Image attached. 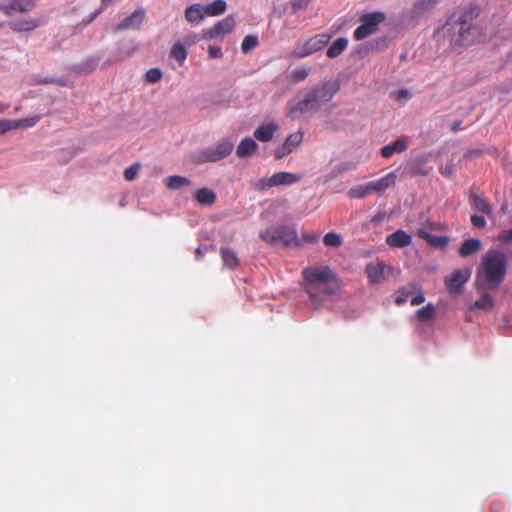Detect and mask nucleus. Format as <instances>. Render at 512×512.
I'll return each instance as SVG.
<instances>
[{
	"mask_svg": "<svg viewBox=\"0 0 512 512\" xmlns=\"http://www.w3.org/2000/svg\"><path fill=\"white\" fill-rule=\"evenodd\" d=\"M302 277L304 290L314 303L323 295H335L340 287L337 274L326 265L306 267Z\"/></svg>",
	"mask_w": 512,
	"mask_h": 512,
	"instance_id": "1",
	"label": "nucleus"
},
{
	"mask_svg": "<svg viewBox=\"0 0 512 512\" xmlns=\"http://www.w3.org/2000/svg\"><path fill=\"white\" fill-rule=\"evenodd\" d=\"M507 273V257L499 250H489L478 267L475 287L477 290H498Z\"/></svg>",
	"mask_w": 512,
	"mask_h": 512,
	"instance_id": "2",
	"label": "nucleus"
},
{
	"mask_svg": "<svg viewBox=\"0 0 512 512\" xmlns=\"http://www.w3.org/2000/svg\"><path fill=\"white\" fill-rule=\"evenodd\" d=\"M473 18L472 10H463L446 22L444 29L449 33L451 43L464 46L473 43L476 36V29L470 24Z\"/></svg>",
	"mask_w": 512,
	"mask_h": 512,
	"instance_id": "3",
	"label": "nucleus"
},
{
	"mask_svg": "<svg viewBox=\"0 0 512 512\" xmlns=\"http://www.w3.org/2000/svg\"><path fill=\"white\" fill-rule=\"evenodd\" d=\"M259 236L262 240L271 245L282 244L284 247L301 246V241L298 238L297 231L292 226H271L261 230Z\"/></svg>",
	"mask_w": 512,
	"mask_h": 512,
	"instance_id": "4",
	"label": "nucleus"
},
{
	"mask_svg": "<svg viewBox=\"0 0 512 512\" xmlns=\"http://www.w3.org/2000/svg\"><path fill=\"white\" fill-rule=\"evenodd\" d=\"M383 12H371L360 17V25L354 31L356 40H363L377 32L378 26L385 20Z\"/></svg>",
	"mask_w": 512,
	"mask_h": 512,
	"instance_id": "5",
	"label": "nucleus"
},
{
	"mask_svg": "<svg viewBox=\"0 0 512 512\" xmlns=\"http://www.w3.org/2000/svg\"><path fill=\"white\" fill-rule=\"evenodd\" d=\"M329 41L330 35L325 33L317 34L307 39L304 43L299 44L293 51V55L297 58L307 57L317 51H320L329 43Z\"/></svg>",
	"mask_w": 512,
	"mask_h": 512,
	"instance_id": "6",
	"label": "nucleus"
},
{
	"mask_svg": "<svg viewBox=\"0 0 512 512\" xmlns=\"http://www.w3.org/2000/svg\"><path fill=\"white\" fill-rule=\"evenodd\" d=\"M319 104L309 91L303 98L290 105L289 116L293 119L315 113L319 110Z\"/></svg>",
	"mask_w": 512,
	"mask_h": 512,
	"instance_id": "7",
	"label": "nucleus"
},
{
	"mask_svg": "<svg viewBox=\"0 0 512 512\" xmlns=\"http://www.w3.org/2000/svg\"><path fill=\"white\" fill-rule=\"evenodd\" d=\"M301 180V176L291 172H278L259 180L256 188L265 191L274 186L291 185Z\"/></svg>",
	"mask_w": 512,
	"mask_h": 512,
	"instance_id": "8",
	"label": "nucleus"
},
{
	"mask_svg": "<svg viewBox=\"0 0 512 512\" xmlns=\"http://www.w3.org/2000/svg\"><path fill=\"white\" fill-rule=\"evenodd\" d=\"M233 149V143L230 140H223L215 147H208L204 149L199 159L201 162H217L227 157Z\"/></svg>",
	"mask_w": 512,
	"mask_h": 512,
	"instance_id": "9",
	"label": "nucleus"
},
{
	"mask_svg": "<svg viewBox=\"0 0 512 512\" xmlns=\"http://www.w3.org/2000/svg\"><path fill=\"white\" fill-rule=\"evenodd\" d=\"M471 269H456L445 278V286L450 294H458L462 291L463 286L470 279Z\"/></svg>",
	"mask_w": 512,
	"mask_h": 512,
	"instance_id": "10",
	"label": "nucleus"
},
{
	"mask_svg": "<svg viewBox=\"0 0 512 512\" xmlns=\"http://www.w3.org/2000/svg\"><path fill=\"white\" fill-rule=\"evenodd\" d=\"M235 27V19L229 15L218 21L214 26L206 28L202 31V38L211 40L221 35L229 34Z\"/></svg>",
	"mask_w": 512,
	"mask_h": 512,
	"instance_id": "11",
	"label": "nucleus"
},
{
	"mask_svg": "<svg viewBox=\"0 0 512 512\" xmlns=\"http://www.w3.org/2000/svg\"><path fill=\"white\" fill-rule=\"evenodd\" d=\"M392 271L393 268L383 262H371L366 266L367 278L371 284L384 281Z\"/></svg>",
	"mask_w": 512,
	"mask_h": 512,
	"instance_id": "12",
	"label": "nucleus"
},
{
	"mask_svg": "<svg viewBox=\"0 0 512 512\" xmlns=\"http://www.w3.org/2000/svg\"><path fill=\"white\" fill-rule=\"evenodd\" d=\"M339 90L340 84L338 81H328L309 92L314 95V99L320 105L329 102Z\"/></svg>",
	"mask_w": 512,
	"mask_h": 512,
	"instance_id": "13",
	"label": "nucleus"
},
{
	"mask_svg": "<svg viewBox=\"0 0 512 512\" xmlns=\"http://www.w3.org/2000/svg\"><path fill=\"white\" fill-rule=\"evenodd\" d=\"M41 115H34L31 117L18 119V120H9L3 119L0 120V134H4L10 130L17 128H28L33 127L41 120Z\"/></svg>",
	"mask_w": 512,
	"mask_h": 512,
	"instance_id": "14",
	"label": "nucleus"
},
{
	"mask_svg": "<svg viewBox=\"0 0 512 512\" xmlns=\"http://www.w3.org/2000/svg\"><path fill=\"white\" fill-rule=\"evenodd\" d=\"M303 141V133L301 131L290 134L285 142L275 149L274 155L276 159H282L289 155Z\"/></svg>",
	"mask_w": 512,
	"mask_h": 512,
	"instance_id": "15",
	"label": "nucleus"
},
{
	"mask_svg": "<svg viewBox=\"0 0 512 512\" xmlns=\"http://www.w3.org/2000/svg\"><path fill=\"white\" fill-rule=\"evenodd\" d=\"M34 0H11L8 3H1L0 10L7 16L13 15L15 12L27 13L35 8Z\"/></svg>",
	"mask_w": 512,
	"mask_h": 512,
	"instance_id": "16",
	"label": "nucleus"
},
{
	"mask_svg": "<svg viewBox=\"0 0 512 512\" xmlns=\"http://www.w3.org/2000/svg\"><path fill=\"white\" fill-rule=\"evenodd\" d=\"M145 18V11L143 9L135 10L131 15L124 18L115 27L116 31L126 30L131 28H138Z\"/></svg>",
	"mask_w": 512,
	"mask_h": 512,
	"instance_id": "17",
	"label": "nucleus"
},
{
	"mask_svg": "<svg viewBox=\"0 0 512 512\" xmlns=\"http://www.w3.org/2000/svg\"><path fill=\"white\" fill-rule=\"evenodd\" d=\"M396 178V174L394 172H390L377 180L370 181L367 184L370 188L371 193H380L394 185L396 182Z\"/></svg>",
	"mask_w": 512,
	"mask_h": 512,
	"instance_id": "18",
	"label": "nucleus"
},
{
	"mask_svg": "<svg viewBox=\"0 0 512 512\" xmlns=\"http://www.w3.org/2000/svg\"><path fill=\"white\" fill-rule=\"evenodd\" d=\"M417 236L425 240L429 245L435 248H445L449 243L447 236H435L430 234L425 227H420L417 230Z\"/></svg>",
	"mask_w": 512,
	"mask_h": 512,
	"instance_id": "19",
	"label": "nucleus"
},
{
	"mask_svg": "<svg viewBox=\"0 0 512 512\" xmlns=\"http://www.w3.org/2000/svg\"><path fill=\"white\" fill-rule=\"evenodd\" d=\"M411 242H412L411 235L401 229L388 235L386 238V243L390 247L404 248L406 246H409L411 244Z\"/></svg>",
	"mask_w": 512,
	"mask_h": 512,
	"instance_id": "20",
	"label": "nucleus"
},
{
	"mask_svg": "<svg viewBox=\"0 0 512 512\" xmlns=\"http://www.w3.org/2000/svg\"><path fill=\"white\" fill-rule=\"evenodd\" d=\"M42 24L40 19L30 18L26 20H15L9 23V27L15 32H30Z\"/></svg>",
	"mask_w": 512,
	"mask_h": 512,
	"instance_id": "21",
	"label": "nucleus"
},
{
	"mask_svg": "<svg viewBox=\"0 0 512 512\" xmlns=\"http://www.w3.org/2000/svg\"><path fill=\"white\" fill-rule=\"evenodd\" d=\"M278 129L279 126L275 123L261 125L254 131V137L261 142H268L272 140L275 132Z\"/></svg>",
	"mask_w": 512,
	"mask_h": 512,
	"instance_id": "22",
	"label": "nucleus"
},
{
	"mask_svg": "<svg viewBox=\"0 0 512 512\" xmlns=\"http://www.w3.org/2000/svg\"><path fill=\"white\" fill-rule=\"evenodd\" d=\"M258 149V144L251 137H245L239 143L236 154L240 158L250 157Z\"/></svg>",
	"mask_w": 512,
	"mask_h": 512,
	"instance_id": "23",
	"label": "nucleus"
},
{
	"mask_svg": "<svg viewBox=\"0 0 512 512\" xmlns=\"http://www.w3.org/2000/svg\"><path fill=\"white\" fill-rule=\"evenodd\" d=\"M205 15L204 6L200 4H192L185 9V18L191 23H200Z\"/></svg>",
	"mask_w": 512,
	"mask_h": 512,
	"instance_id": "24",
	"label": "nucleus"
},
{
	"mask_svg": "<svg viewBox=\"0 0 512 512\" xmlns=\"http://www.w3.org/2000/svg\"><path fill=\"white\" fill-rule=\"evenodd\" d=\"M407 143L404 139H397L394 142L384 146L381 149V155L384 158H390L394 153H400L407 149Z\"/></svg>",
	"mask_w": 512,
	"mask_h": 512,
	"instance_id": "25",
	"label": "nucleus"
},
{
	"mask_svg": "<svg viewBox=\"0 0 512 512\" xmlns=\"http://www.w3.org/2000/svg\"><path fill=\"white\" fill-rule=\"evenodd\" d=\"M196 201L204 206H211L216 201V194L213 190L208 188H200L194 194Z\"/></svg>",
	"mask_w": 512,
	"mask_h": 512,
	"instance_id": "26",
	"label": "nucleus"
},
{
	"mask_svg": "<svg viewBox=\"0 0 512 512\" xmlns=\"http://www.w3.org/2000/svg\"><path fill=\"white\" fill-rule=\"evenodd\" d=\"M481 241L478 239L470 238L465 240L460 248H459V254L462 257H468L476 252H478L481 249Z\"/></svg>",
	"mask_w": 512,
	"mask_h": 512,
	"instance_id": "27",
	"label": "nucleus"
},
{
	"mask_svg": "<svg viewBox=\"0 0 512 512\" xmlns=\"http://www.w3.org/2000/svg\"><path fill=\"white\" fill-rule=\"evenodd\" d=\"M348 46V40L345 37L337 38L327 49L329 58H336L341 55Z\"/></svg>",
	"mask_w": 512,
	"mask_h": 512,
	"instance_id": "28",
	"label": "nucleus"
},
{
	"mask_svg": "<svg viewBox=\"0 0 512 512\" xmlns=\"http://www.w3.org/2000/svg\"><path fill=\"white\" fill-rule=\"evenodd\" d=\"M220 254L225 267L234 269L238 266L239 261L234 250L230 248H221Z\"/></svg>",
	"mask_w": 512,
	"mask_h": 512,
	"instance_id": "29",
	"label": "nucleus"
},
{
	"mask_svg": "<svg viewBox=\"0 0 512 512\" xmlns=\"http://www.w3.org/2000/svg\"><path fill=\"white\" fill-rule=\"evenodd\" d=\"M227 4L225 0H214L204 6L205 14L208 16H218L225 12Z\"/></svg>",
	"mask_w": 512,
	"mask_h": 512,
	"instance_id": "30",
	"label": "nucleus"
},
{
	"mask_svg": "<svg viewBox=\"0 0 512 512\" xmlns=\"http://www.w3.org/2000/svg\"><path fill=\"white\" fill-rule=\"evenodd\" d=\"M470 202L474 209L482 212L483 214H490L492 211L491 206L486 202V200L475 193L470 195Z\"/></svg>",
	"mask_w": 512,
	"mask_h": 512,
	"instance_id": "31",
	"label": "nucleus"
},
{
	"mask_svg": "<svg viewBox=\"0 0 512 512\" xmlns=\"http://www.w3.org/2000/svg\"><path fill=\"white\" fill-rule=\"evenodd\" d=\"M495 301L493 297L488 293H483L482 296L477 299L474 304L470 307L473 309L492 310L494 308Z\"/></svg>",
	"mask_w": 512,
	"mask_h": 512,
	"instance_id": "32",
	"label": "nucleus"
},
{
	"mask_svg": "<svg viewBox=\"0 0 512 512\" xmlns=\"http://www.w3.org/2000/svg\"><path fill=\"white\" fill-rule=\"evenodd\" d=\"M435 314V307L431 303H428L426 306L418 309L416 312L417 319L421 322H426L433 319Z\"/></svg>",
	"mask_w": 512,
	"mask_h": 512,
	"instance_id": "33",
	"label": "nucleus"
},
{
	"mask_svg": "<svg viewBox=\"0 0 512 512\" xmlns=\"http://www.w3.org/2000/svg\"><path fill=\"white\" fill-rule=\"evenodd\" d=\"M190 183L191 182L188 178L178 175L169 176L166 180L167 187L173 190L179 189L184 186H189Z\"/></svg>",
	"mask_w": 512,
	"mask_h": 512,
	"instance_id": "34",
	"label": "nucleus"
},
{
	"mask_svg": "<svg viewBox=\"0 0 512 512\" xmlns=\"http://www.w3.org/2000/svg\"><path fill=\"white\" fill-rule=\"evenodd\" d=\"M258 45V37L255 35H247L244 37L242 44H241V50L243 53H248L252 49H254Z\"/></svg>",
	"mask_w": 512,
	"mask_h": 512,
	"instance_id": "35",
	"label": "nucleus"
},
{
	"mask_svg": "<svg viewBox=\"0 0 512 512\" xmlns=\"http://www.w3.org/2000/svg\"><path fill=\"white\" fill-rule=\"evenodd\" d=\"M171 57L174 58L175 60H177L179 63L184 62V60L187 57V51H186L185 47L180 43H176L172 47Z\"/></svg>",
	"mask_w": 512,
	"mask_h": 512,
	"instance_id": "36",
	"label": "nucleus"
},
{
	"mask_svg": "<svg viewBox=\"0 0 512 512\" xmlns=\"http://www.w3.org/2000/svg\"><path fill=\"white\" fill-rule=\"evenodd\" d=\"M323 242L329 247H339L342 245V238L337 233L329 232L324 236Z\"/></svg>",
	"mask_w": 512,
	"mask_h": 512,
	"instance_id": "37",
	"label": "nucleus"
},
{
	"mask_svg": "<svg viewBox=\"0 0 512 512\" xmlns=\"http://www.w3.org/2000/svg\"><path fill=\"white\" fill-rule=\"evenodd\" d=\"M310 72H311V69L308 67H302V68L295 69L292 72V81L296 82V83L302 82L308 77Z\"/></svg>",
	"mask_w": 512,
	"mask_h": 512,
	"instance_id": "38",
	"label": "nucleus"
},
{
	"mask_svg": "<svg viewBox=\"0 0 512 512\" xmlns=\"http://www.w3.org/2000/svg\"><path fill=\"white\" fill-rule=\"evenodd\" d=\"M349 194L353 198H365L366 196L371 194V191L368 184H366L364 186H358L356 188L351 189Z\"/></svg>",
	"mask_w": 512,
	"mask_h": 512,
	"instance_id": "39",
	"label": "nucleus"
},
{
	"mask_svg": "<svg viewBox=\"0 0 512 512\" xmlns=\"http://www.w3.org/2000/svg\"><path fill=\"white\" fill-rule=\"evenodd\" d=\"M425 161L423 159H418L412 166V174L414 176L416 175H423L426 176L429 174V169L424 167Z\"/></svg>",
	"mask_w": 512,
	"mask_h": 512,
	"instance_id": "40",
	"label": "nucleus"
},
{
	"mask_svg": "<svg viewBox=\"0 0 512 512\" xmlns=\"http://www.w3.org/2000/svg\"><path fill=\"white\" fill-rule=\"evenodd\" d=\"M139 169H140V164L139 163L132 164L127 169H125V171H124V178L127 181L134 180L136 178L137 174H138Z\"/></svg>",
	"mask_w": 512,
	"mask_h": 512,
	"instance_id": "41",
	"label": "nucleus"
},
{
	"mask_svg": "<svg viewBox=\"0 0 512 512\" xmlns=\"http://www.w3.org/2000/svg\"><path fill=\"white\" fill-rule=\"evenodd\" d=\"M161 77L162 72L158 68H152L146 73V81L149 83H156L161 79Z\"/></svg>",
	"mask_w": 512,
	"mask_h": 512,
	"instance_id": "42",
	"label": "nucleus"
},
{
	"mask_svg": "<svg viewBox=\"0 0 512 512\" xmlns=\"http://www.w3.org/2000/svg\"><path fill=\"white\" fill-rule=\"evenodd\" d=\"M471 223L475 228L481 229L486 226V219L484 216L474 214L471 216Z\"/></svg>",
	"mask_w": 512,
	"mask_h": 512,
	"instance_id": "43",
	"label": "nucleus"
},
{
	"mask_svg": "<svg viewBox=\"0 0 512 512\" xmlns=\"http://www.w3.org/2000/svg\"><path fill=\"white\" fill-rule=\"evenodd\" d=\"M439 171L445 177H452L455 173L454 164L452 162L447 163L445 166H441Z\"/></svg>",
	"mask_w": 512,
	"mask_h": 512,
	"instance_id": "44",
	"label": "nucleus"
},
{
	"mask_svg": "<svg viewBox=\"0 0 512 512\" xmlns=\"http://www.w3.org/2000/svg\"><path fill=\"white\" fill-rule=\"evenodd\" d=\"M208 55L211 59L221 58L223 56L221 47L209 46L208 47Z\"/></svg>",
	"mask_w": 512,
	"mask_h": 512,
	"instance_id": "45",
	"label": "nucleus"
},
{
	"mask_svg": "<svg viewBox=\"0 0 512 512\" xmlns=\"http://www.w3.org/2000/svg\"><path fill=\"white\" fill-rule=\"evenodd\" d=\"M499 240L502 243L512 242V228L510 230L504 231L499 235Z\"/></svg>",
	"mask_w": 512,
	"mask_h": 512,
	"instance_id": "46",
	"label": "nucleus"
},
{
	"mask_svg": "<svg viewBox=\"0 0 512 512\" xmlns=\"http://www.w3.org/2000/svg\"><path fill=\"white\" fill-rule=\"evenodd\" d=\"M309 2L310 0H293L292 6L294 9H303L308 6Z\"/></svg>",
	"mask_w": 512,
	"mask_h": 512,
	"instance_id": "47",
	"label": "nucleus"
},
{
	"mask_svg": "<svg viewBox=\"0 0 512 512\" xmlns=\"http://www.w3.org/2000/svg\"><path fill=\"white\" fill-rule=\"evenodd\" d=\"M422 227H425L426 230L429 232L430 230H440L441 229V225L438 224V223H435V222H431L429 220H427L426 222L423 223Z\"/></svg>",
	"mask_w": 512,
	"mask_h": 512,
	"instance_id": "48",
	"label": "nucleus"
},
{
	"mask_svg": "<svg viewBox=\"0 0 512 512\" xmlns=\"http://www.w3.org/2000/svg\"><path fill=\"white\" fill-rule=\"evenodd\" d=\"M425 301V297L422 293H419L415 296L412 297L411 299V305L412 306H416V305H420L422 304L423 302Z\"/></svg>",
	"mask_w": 512,
	"mask_h": 512,
	"instance_id": "49",
	"label": "nucleus"
},
{
	"mask_svg": "<svg viewBox=\"0 0 512 512\" xmlns=\"http://www.w3.org/2000/svg\"><path fill=\"white\" fill-rule=\"evenodd\" d=\"M410 97H411V94H410V92H409L408 90H406V89H401V90H398V91L396 92V99H397V100H400V99H402V98H404V99H409Z\"/></svg>",
	"mask_w": 512,
	"mask_h": 512,
	"instance_id": "50",
	"label": "nucleus"
},
{
	"mask_svg": "<svg viewBox=\"0 0 512 512\" xmlns=\"http://www.w3.org/2000/svg\"><path fill=\"white\" fill-rule=\"evenodd\" d=\"M452 132L456 133L460 130H462L461 121H456L451 126Z\"/></svg>",
	"mask_w": 512,
	"mask_h": 512,
	"instance_id": "51",
	"label": "nucleus"
},
{
	"mask_svg": "<svg viewBox=\"0 0 512 512\" xmlns=\"http://www.w3.org/2000/svg\"><path fill=\"white\" fill-rule=\"evenodd\" d=\"M303 238L309 243H316L318 241V236L316 235H304Z\"/></svg>",
	"mask_w": 512,
	"mask_h": 512,
	"instance_id": "52",
	"label": "nucleus"
},
{
	"mask_svg": "<svg viewBox=\"0 0 512 512\" xmlns=\"http://www.w3.org/2000/svg\"><path fill=\"white\" fill-rule=\"evenodd\" d=\"M407 298H408V296H402V295L397 296L396 299H395V303L397 305H402V304H404L407 301Z\"/></svg>",
	"mask_w": 512,
	"mask_h": 512,
	"instance_id": "53",
	"label": "nucleus"
},
{
	"mask_svg": "<svg viewBox=\"0 0 512 512\" xmlns=\"http://www.w3.org/2000/svg\"><path fill=\"white\" fill-rule=\"evenodd\" d=\"M196 257L200 259L202 257V251L201 248H197L195 251Z\"/></svg>",
	"mask_w": 512,
	"mask_h": 512,
	"instance_id": "54",
	"label": "nucleus"
},
{
	"mask_svg": "<svg viewBox=\"0 0 512 512\" xmlns=\"http://www.w3.org/2000/svg\"><path fill=\"white\" fill-rule=\"evenodd\" d=\"M3 26H4V24L0 22V28H2Z\"/></svg>",
	"mask_w": 512,
	"mask_h": 512,
	"instance_id": "55",
	"label": "nucleus"
}]
</instances>
